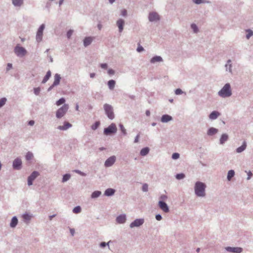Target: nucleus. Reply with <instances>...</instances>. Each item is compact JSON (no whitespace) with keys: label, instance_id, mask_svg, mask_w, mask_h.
Returning <instances> with one entry per match:
<instances>
[{"label":"nucleus","instance_id":"f257e3e1","mask_svg":"<svg viewBox=\"0 0 253 253\" xmlns=\"http://www.w3.org/2000/svg\"><path fill=\"white\" fill-rule=\"evenodd\" d=\"M206 184L201 181H197L194 185L195 194L199 197H205Z\"/></svg>","mask_w":253,"mask_h":253},{"label":"nucleus","instance_id":"f03ea898","mask_svg":"<svg viewBox=\"0 0 253 253\" xmlns=\"http://www.w3.org/2000/svg\"><path fill=\"white\" fill-rule=\"evenodd\" d=\"M218 95L222 98H228L230 97L232 94V89L229 83H226L218 92Z\"/></svg>","mask_w":253,"mask_h":253},{"label":"nucleus","instance_id":"7ed1b4c3","mask_svg":"<svg viewBox=\"0 0 253 253\" xmlns=\"http://www.w3.org/2000/svg\"><path fill=\"white\" fill-rule=\"evenodd\" d=\"M14 52L18 57L22 58L27 54V51L24 47L18 44L14 48Z\"/></svg>","mask_w":253,"mask_h":253},{"label":"nucleus","instance_id":"20e7f679","mask_svg":"<svg viewBox=\"0 0 253 253\" xmlns=\"http://www.w3.org/2000/svg\"><path fill=\"white\" fill-rule=\"evenodd\" d=\"M103 108L108 118L110 120L114 119L115 115L113 112V106L109 104L105 103L103 105Z\"/></svg>","mask_w":253,"mask_h":253},{"label":"nucleus","instance_id":"39448f33","mask_svg":"<svg viewBox=\"0 0 253 253\" xmlns=\"http://www.w3.org/2000/svg\"><path fill=\"white\" fill-rule=\"evenodd\" d=\"M69 109V105L64 104L62 107L59 108L56 112V117L60 119L64 117Z\"/></svg>","mask_w":253,"mask_h":253},{"label":"nucleus","instance_id":"423d86ee","mask_svg":"<svg viewBox=\"0 0 253 253\" xmlns=\"http://www.w3.org/2000/svg\"><path fill=\"white\" fill-rule=\"evenodd\" d=\"M117 128L115 124H111L109 126L104 129V134L106 135H111L116 133Z\"/></svg>","mask_w":253,"mask_h":253},{"label":"nucleus","instance_id":"0eeeda50","mask_svg":"<svg viewBox=\"0 0 253 253\" xmlns=\"http://www.w3.org/2000/svg\"><path fill=\"white\" fill-rule=\"evenodd\" d=\"M45 28V25L44 24H42L40 27L39 28L36 36V42L38 43L42 42V40L43 36V32Z\"/></svg>","mask_w":253,"mask_h":253},{"label":"nucleus","instance_id":"6e6552de","mask_svg":"<svg viewBox=\"0 0 253 253\" xmlns=\"http://www.w3.org/2000/svg\"><path fill=\"white\" fill-rule=\"evenodd\" d=\"M144 218H137L135 219L129 224V227L130 228H133L134 227H139L140 226L144 224Z\"/></svg>","mask_w":253,"mask_h":253},{"label":"nucleus","instance_id":"1a4fd4ad","mask_svg":"<svg viewBox=\"0 0 253 253\" xmlns=\"http://www.w3.org/2000/svg\"><path fill=\"white\" fill-rule=\"evenodd\" d=\"M224 68L226 72L228 73L230 75H233V65L232 60L231 59H228L227 60L224 65Z\"/></svg>","mask_w":253,"mask_h":253},{"label":"nucleus","instance_id":"9d476101","mask_svg":"<svg viewBox=\"0 0 253 253\" xmlns=\"http://www.w3.org/2000/svg\"><path fill=\"white\" fill-rule=\"evenodd\" d=\"M39 172L34 171L28 177V185L31 186L33 184V181L39 175Z\"/></svg>","mask_w":253,"mask_h":253},{"label":"nucleus","instance_id":"9b49d317","mask_svg":"<svg viewBox=\"0 0 253 253\" xmlns=\"http://www.w3.org/2000/svg\"><path fill=\"white\" fill-rule=\"evenodd\" d=\"M148 19L150 22H157L160 20L159 15L156 12H151L149 13Z\"/></svg>","mask_w":253,"mask_h":253},{"label":"nucleus","instance_id":"f8f14e48","mask_svg":"<svg viewBox=\"0 0 253 253\" xmlns=\"http://www.w3.org/2000/svg\"><path fill=\"white\" fill-rule=\"evenodd\" d=\"M13 168L16 170H19L22 167V161L19 158H16L13 162L12 164Z\"/></svg>","mask_w":253,"mask_h":253},{"label":"nucleus","instance_id":"ddd939ff","mask_svg":"<svg viewBox=\"0 0 253 253\" xmlns=\"http://www.w3.org/2000/svg\"><path fill=\"white\" fill-rule=\"evenodd\" d=\"M158 206L160 209L164 212L168 213L169 211V206L164 201H159L158 203Z\"/></svg>","mask_w":253,"mask_h":253},{"label":"nucleus","instance_id":"4468645a","mask_svg":"<svg viewBox=\"0 0 253 253\" xmlns=\"http://www.w3.org/2000/svg\"><path fill=\"white\" fill-rule=\"evenodd\" d=\"M225 250L228 252L234 253H241L243 252V249L240 247H227L225 248Z\"/></svg>","mask_w":253,"mask_h":253},{"label":"nucleus","instance_id":"2eb2a0df","mask_svg":"<svg viewBox=\"0 0 253 253\" xmlns=\"http://www.w3.org/2000/svg\"><path fill=\"white\" fill-rule=\"evenodd\" d=\"M116 158L115 156H112L108 158L105 162L104 165L106 167H111L115 162Z\"/></svg>","mask_w":253,"mask_h":253},{"label":"nucleus","instance_id":"dca6fc26","mask_svg":"<svg viewBox=\"0 0 253 253\" xmlns=\"http://www.w3.org/2000/svg\"><path fill=\"white\" fill-rule=\"evenodd\" d=\"M116 24L119 28V32L122 33L124 30L125 20L123 19L120 18L117 21Z\"/></svg>","mask_w":253,"mask_h":253},{"label":"nucleus","instance_id":"f3484780","mask_svg":"<svg viewBox=\"0 0 253 253\" xmlns=\"http://www.w3.org/2000/svg\"><path fill=\"white\" fill-rule=\"evenodd\" d=\"M126 217L125 214H122L118 216L116 218V222L119 224L125 223L126 221Z\"/></svg>","mask_w":253,"mask_h":253},{"label":"nucleus","instance_id":"a211bd4d","mask_svg":"<svg viewBox=\"0 0 253 253\" xmlns=\"http://www.w3.org/2000/svg\"><path fill=\"white\" fill-rule=\"evenodd\" d=\"M72 125L67 122H65L64 123L63 126H59L57 127V129L60 130H66L69 128L72 127Z\"/></svg>","mask_w":253,"mask_h":253},{"label":"nucleus","instance_id":"6ab92c4d","mask_svg":"<svg viewBox=\"0 0 253 253\" xmlns=\"http://www.w3.org/2000/svg\"><path fill=\"white\" fill-rule=\"evenodd\" d=\"M172 120V117L167 114L163 115L161 118V121L163 123H166Z\"/></svg>","mask_w":253,"mask_h":253},{"label":"nucleus","instance_id":"aec40b11","mask_svg":"<svg viewBox=\"0 0 253 253\" xmlns=\"http://www.w3.org/2000/svg\"><path fill=\"white\" fill-rule=\"evenodd\" d=\"M220 113L217 111H213L209 115V119L211 120H214L216 119L219 116Z\"/></svg>","mask_w":253,"mask_h":253},{"label":"nucleus","instance_id":"412c9836","mask_svg":"<svg viewBox=\"0 0 253 253\" xmlns=\"http://www.w3.org/2000/svg\"><path fill=\"white\" fill-rule=\"evenodd\" d=\"M22 217L23 219L24 222L26 223H29L32 217V215L28 213H25L22 214Z\"/></svg>","mask_w":253,"mask_h":253},{"label":"nucleus","instance_id":"4be33fe9","mask_svg":"<svg viewBox=\"0 0 253 253\" xmlns=\"http://www.w3.org/2000/svg\"><path fill=\"white\" fill-rule=\"evenodd\" d=\"M163 59L162 57L160 56H158V55L154 56L150 60V62L152 64H154L156 62H163Z\"/></svg>","mask_w":253,"mask_h":253},{"label":"nucleus","instance_id":"5701e85b","mask_svg":"<svg viewBox=\"0 0 253 253\" xmlns=\"http://www.w3.org/2000/svg\"><path fill=\"white\" fill-rule=\"evenodd\" d=\"M61 80L60 75L58 74H56L54 76V82L53 83V86H57L59 84Z\"/></svg>","mask_w":253,"mask_h":253},{"label":"nucleus","instance_id":"b1692460","mask_svg":"<svg viewBox=\"0 0 253 253\" xmlns=\"http://www.w3.org/2000/svg\"><path fill=\"white\" fill-rule=\"evenodd\" d=\"M218 131V129L213 127H211L208 129L207 131V135L209 136H212L217 133Z\"/></svg>","mask_w":253,"mask_h":253},{"label":"nucleus","instance_id":"393cba45","mask_svg":"<svg viewBox=\"0 0 253 253\" xmlns=\"http://www.w3.org/2000/svg\"><path fill=\"white\" fill-rule=\"evenodd\" d=\"M247 146V143L245 141H244L242 145L236 149V152L237 153H242L246 149Z\"/></svg>","mask_w":253,"mask_h":253},{"label":"nucleus","instance_id":"a878e982","mask_svg":"<svg viewBox=\"0 0 253 253\" xmlns=\"http://www.w3.org/2000/svg\"><path fill=\"white\" fill-rule=\"evenodd\" d=\"M228 135L226 133H223L221 135L219 143L220 144L223 145L225 143L226 141H227L228 139Z\"/></svg>","mask_w":253,"mask_h":253},{"label":"nucleus","instance_id":"bb28decb","mask_svg":"<svg viewBox=\"0 0 253 253\" xmlns=\"http://www.w3.org/2000/svg\"><path fill=\"white\" fill-rule=\"evenodd\" d=\"M18 222V220L17 217L15 216H13L12 218V219L11 220V222L10 223V227L15 228L16 226V225H17Z\"/></svg>","mask_w":253,"mask_h":253},{"label":"nucleus","instance_id":"cd10ccee","mask_svg":"<svg viewBox=\"0 0 253 253\" xmlns=\"http://www.w3.org/2000/svg\"><path fill=\"white\" fill-rule=\"evenodd\" d=\"M115 190L112 188L107 189L104 192V195L106 196H111L115 194Z\"/></svg>","mask_w":253,"mask_h":253},{"label":"nucleus","instance_id":"c85d7f7f","mask_svg":"<svg viewBox=\"0 0 253 253\" xmlns=\"http://www.w3.org/2000/svg\"><path fill=\"white\" fill-rule=\"evenodd\" d=\"M150 149L148 147H144L142 148L140 152V155L141 156H146L149 152Z\"/></svg>","mask_w":253,"mask_h":253},{"label":"nucleus","instance_id":"c756f323","mask_svg":"<svg viewBox=\"0 0 253 253\" xmlns=\"http://www.w3.org/2000/svg\"><path fill=\"white\" fill-rule=\"evenodd\" d=\"M51 75V73L50 70L46 72V74L45 76L44 77L43 79H42V84H45L46 83L47 81L49 79Z\"/></svg>","mask_w":253,"mask_h":253},{"label":"nucleus","instance_id":"7c9ffc66","mask_svg":"<svg viewBox=\"0 0 253 253\" xmlns=\"http://www.w3.org/2000/svg\"><path fill=\"white\" fill-rule=\"evenodd\" d=\"M92 41V39L91 37H86L84 40V45L86 47L90 45Z\"/></svg>","mask_w":253,"mask_h":253},{"label":"nucleus","instance_id":"2f4dec72","mask_svg":"<svg viewBox=\"0 0 253 253\" xmlns=\"http://www.w3.org/2000/svg\"><path fill=\"white\" fill-rule=\"evenodd\" d=\"M115 84H116V82H115V81H114L113 80H109L107 83L108 87L110 90L114 89L115 86Z\"/></svg>","mask_w":253,"mask_h":253},{"label":"nucleus","instance_id":"473e14b6","mask_svg":"<svg viewBox=\"0 0 253 253\" xmlns=\"http://www.w3.org/2000/svg\"><path fill=\"white\" fill-rule=\"evenodd\" d=\"M235 175V171L234 170H230L227 173V179L228 181H230L232 177Z\"/></svg>","mask_w":253,"mask_h":253},{"label":"nucleus","instance_id":"72a5a7b5","mask_svg":"<svg viewBox=\"0 0 253 253\" xmlns=\"http://www.w3.org/2000/svg\"><path fill=\"white\" fill-rule=\"evenodd\" d=\"M101 194V192L100 191H95L92 193L91 198L95 199L99 197Z\"/></svg>","mask_w":253,"mask_h":253},{"label":"nucleus","instance_id":"f704fd0d","mask_svg":"<svg viewBox=\"0 0 253 253\" xmlns=\"http://www.w3.org/2000/svg\"><path fill=\"white\" fill-rule=\"evenodd\" d=\"M190 27L191 29L193 30V32L195 34H197L199 32V28L197 25L195 23H192L190 25Z\"/></svg>","mask_w":253,"mask_h":253},{"label":"nucleus","instance_id":"c9c22d12","mask_svg":"<svg viewBox=\"0 0 253 253\" xmlns=\"http://www.w3.org/2000/svg\"><path fill=\"white\" fill-rule=\"evenodd\" d=\"M12 4L15 6H20L23 2V0H12Z\"/></svg>","mask_w":253,"mask_h":253},{"label":"nucleus","instance_id":"e433bc0d","mask_svg":"<svg viewBox=\"0 0 253 253\" xmlns=\"http://www.w3.org/2000/svg\"><path fill=\"white\" fill-rule=\"evenodd\" d=\"M246 32L247 33L246 37L248 40L250 39L253 36V31L250 29L246 30Z\"/></svg>","mask_w":253,"mask_h":253},{"label":"nucleus","instance_id":"4c0bfd02","mask_svg":"<svg viewBox=\"0 0 253 253\" xmlns=\"http://www.w3.org/2000/svg\"><path fill=\"white\" fill-rule=\"evenodd\" d=\"M192 1L197 4H200L201 3H211V1H209V0H192Z\"/></svg>","mask_w":253,"mask_h":253},{"label":"nucleus","instance_id":"58836bf2","mask_svg":"<svg viewBox=\"0 0 253 253\" xmlns=\"http://www.w3.org/2000/svg\"><path fill=\"white\" fill-rule=\"evenodd\" d=\"M71 178V175L69 173H66L63 176L62 182L64 183L70 179Z\"/></svg>","mask_w":253,"mask_h":253},{"label":"nucleus","instance_id":"ea45409f","mask_svg":"<svg viewBox=\"0 0 253 253\" xmlns=\"http://www.w3.org/2000/svg\"><path fill=\"white\" fill-rule=\"evenodd\" d=\"M111 241H109L108 243H106L105 242H101L99 244V246L100 248H105V247H106L107 246H108V249H110V247H109V243H111Z\"/></svg>","mask_w":253,"mask_h":253},{"label":"nucleus","instance_id":"a19ab883","mask_svg":"<svg viewBox=\"0 0 253 253\" xmlns=\"http://www.w3.org/2000/svg\"><path fill=\"white\" fill-rule=\"evenodd\" d=\"M81 210H82V209H81V207L79 206H78L75 207L73 209V212L74 213H79L81 212Z\"/></svg>","mask_w":253,"mask_h":253},{"label":"nucleus","instance_id":"79ce46f5","mask_svg":"<svg viewBox=\"0 0 253 253\" xmlns=\"http://www.w3.org/2000/svg\"><path fill=\"white\" fill-rule=\"evenodd\" d=\"M65 102V98L63 97H62L56 101V105L57 106H60V105L64 104Z\"/></svg>","mask_w":253,"mask_h":253},{"label":"nucleus","instance_id":"37998d69","mask_svg":"<svg viewBox=\"0 0 253 253\" xmlns=\"http://www.w3.org/2000/svg\"><path fill=\"white\" fill-rule=\"evenodd\" d=\"M25 157H26V159L27 161H29V160H31L33 158V153L32 152H28L27 153Z\"/></svg>","mask_w":253,"mask_h":253},{"label":"nucleus","instance_id":"c03bdc74","mask_svg":"<svg viewBox=\"0 0 253 253\" xmlns=\"http://www.w3.org/2000/svg\"><path fill=\"white\" fill-rule=\"evenodd\" d=\"M185 177V175L183 173H178L175 175V177L178 180L183 179Z\"/></svg>","mask_w":253,"mask_h":253},{"label":"nucleus","instance_id":"a18cd8bd","mask_svg":"<svg viewBox=\"0 0 253 253\" xmlns=\"http://www.w3.org/2000/svg\"><path fill=\"white\" fill-rule=\"evenodd\" d=\"M99 125L100 122L99 121L96 122L93 125L91 126V129L92 130H95L98 127Z\"/></svg>","mask_w":253,"mask_h":253},{"label":"nucleus","instance_id":"49530a36","mask_svg":"<svg viewBox=\"0 0 253 253\" xmlns=\"http://www.w3.org/2000/svg\"><path fill=\"white\" fill-rule=\"evenodd\" d=\"M6 100L7 99L5 97L2 98L0 99V108L5 105Z\"/></svg>","mask_w":253,"mask_h":253},{"label":"nucleus","instance_id":"de8ad7c7","mask_svg":"<svg viewBox=\"0 0 253 253\" xmlns=\"http://www.w3.org/2000/svg\"><path fill=\"white\" fill-rule=\"evenodd\" d=\"M119 127L123 134L124 135H126V131L125 128L124 127V126L122 124H120L119 125Z\"/></svg>","mask_w":253,"mask_h":253},{"label":"nucleus","instance_id":"09e8293b","mask_svg":"<svg viewBox=\"0 0 253 253\" xmlns=\"http://www.w3.org/2000/svg\"><path fill=\"white\" fill-rule=\"evenodd\" d=\"M143 192H146L148 191V185L147 183H144L142 186Z\"/></svg>","mask_w":253,"mask_h":253},{"label":"nucleus","instance_id":"8fccbe9b","mask_svg":"<svg viewBox=\"0 0 253 253\" xmlns=\"http://www.w3.org/2000/svg\"><path fill=\"white\" fill-rule=\"evenodd\" d=\"M41 92V88L40 87L34 88V93L36 95H39Z\"/></svg>","mask_w":253,"mask_h":253},{"label":"nucleus","instance_id":"3c124183","mask_svg":"<svg viewBox=\"0 0 253 253\" xmlns=\"http://www.w3.org/2000/svg\"><path fill=\"white\" fill-rule=\"evenodd\" d=\"M179 157H180V155L179 153H174L173 154H172L171 158L173 160H176V159H178L179 158Z\"/></svg>","mask_w":253,"mask_h":253},{"label":"nucleus","instance_id":"603ef678","mask_svg":"<svg viewBox=\"0 0 253 253\" xmlns=\"http://www.w3.org/2000/svg\"><path fill=\"white\" fill-rule=\"evenodd\" d=\"M176 95H180L184 93L180 88H177L174 91Z\"/></svg>","mask_w":253,"mask_h":253},{"label":"nucleus","instance_id":"864d4df0","mask_svg":"<svg viewBox=\"0 0 253 253\" xmlns=\"http://www.w3.org/2000/svg\"><path fill=\"white\" fill-rule=\"evenodd\" d=\"M73 33V30H69L67 32V37L68 39H70L71 37L72 36V34Z\"/></svg>","mask_w":253,"mask_h":253},{"label":"nucleus","instance_id":"5fc2aeb1","mask_svg":"<svg viewBox=\"0 0 253 253\" xmlns=\"http://www.w3.org/2000/svg\"><path fill=\"white\" fill-rule=\"evenodd\" d=\"M159 199L160 200V201H164L168 199V196L166 195H162L160 196Z\"/></svg>","mask_w":253,"mask_h":253},{"label":"nucleus","instance_id":"6e6d98bb","mask_svg":"<svg viewBox=\"0 0 253 253\" xmlns=\"http://www.w3.org/2000/svg\"><path fill=\"white\" fill-rule=\"evenodd\" d=\"M246 172L247 173V175H248L247 179L250 180L252 176H253V173L251 171H246Z\"/></svg>","mask_w":253,"mask_h":253},{"label":"nucleus","instance_id":"4d7b16f0","mask_svg":"<svg viewBox=\"0 0 253 253\" xmlns=\"http://www.w3.org/2000/svg\"><path fill=\"white\" fill-rule=\"evenodd\" d=\"M12 68V64L11 63H8L7 64V67H6V72H8V71H9Z\"/></svg>","mask_w":253,"mask_h":253},{"label":"nucleus","instance_id":"13d9d810","mask_svg":"<svg viewBox=\"0 0 253 253\" xmlns=\"http://www.w3.org/2000/svg\"><path fill=\"white\" fill-rule=\"evenodd\" d=\"M156 219L158 221H160L162 219V216L160 214H157L155 216Z\"/></svg>","mask_w":253,"mask_h":253},{"label":"nucleus","instance_id":"bf43d9fd","mask_svg":"<svg viewBox=\"0 0 253 253\" xmlns=\"http://www.w3.org/2000/svg\"><path fill=\"white\" fill-rule=\"evenodd\" d=\"M136 50L137 52H140L144 50V48L142 46L139 45L136 49Z\"/></svg>","mask_w":253,"mask_h":253},{"label":"nucleus","instance_id":"052dcab7","mask_svg":"<svg viewBox=\"0 0 253 253\" xmlns=\"http://www.w3.org/2000/svg\"><path fill=\"white\" fill-rule=\"evenodd\" d=\"M108 74L110 75H113L115 74V71L112 69H109L108 70Z\"/></svg>","mask_w":253,"mask_h":253},{"label":"nucleus","instance_id":"680f3d73","mask_svg":"<svg viewBox=\"0 0 253 253\" xmlns=\"http://www.w3.org/2000/svg\"><path fill=\"white\" fill-rule=\"evenodd\" d=\"M127 15V11L126 9H123L121 11V15L126 17Z\"/></svg>","mask_w":253,"mask_h":253},{"label":"nucleus","instance_id":"e2e57ef3","mask_svg":"<svg viewBox=\"0 0 253 253\" xmlns=\"http://www.w3.org/2000/svg\"><path fill=\"white\" fill-rule=\"evenodd\" d=\"M100 67L104 69H106L108 67V65L106 63H102L100 64Z\"/></svg>","mask_w":253,"mask_h":253},{"label":"nucleus","instance_id":"0e129e2a","mask_svg":"<svg viewBox=\"0 0 253 253\" xmlns=\"http://www.w3.org/2000/svg\"><path fill=\"white\" fill-rule=\"evenodd\" d=\"M139 137H140L139 134H138L135 137V139L134 140V143H136L138 142Z\"/></svg>","mask_w":253,"mask_h":253},{"label":"nucleus","instance_id":"69168bd1","mask_svg":"<svg viewBox=\"0 0 253 253\" xmlns=\"http://www.w3.org/2000/svg\"><path fill=\"white\" fill-rule=\"evenodd\" d=\"M97 28L99 30H101L102 28V25L100 21H99L98 24H97Z\"/></svg>","mask_w":253,"mask_h":253},{"label":"nucleus","instance_id":"338daca9","mask_svg":"<svg viewBox=\"0 0 253 253\" xmlns=\"http://www.w3.org/2000/svg\"><path fill=\"white\" fill-rule=\"evenodd\" d=\"M35 124V121H33V120H31L30 121L28 122V125L29 126H33Z\"/></svg>","mask_w":253,"mask_h":253},{"label":"nucleus","instance_id":"774afa93","mask_svg":"<svg viewBox=\"0 0 253 253\" xmlns=\"http://www.w3.org/2000/svg\"><path fill=\"white\" fill-rule=\"evenodd\" d=\"M70 231L72 236H74L75 234V230L74 229L71 228L70 229Z\"/></svg>","mask_w":253,"mask_h":253}]
</instances>
